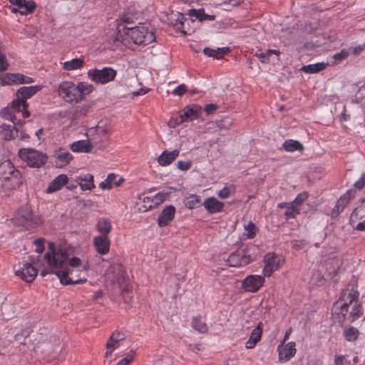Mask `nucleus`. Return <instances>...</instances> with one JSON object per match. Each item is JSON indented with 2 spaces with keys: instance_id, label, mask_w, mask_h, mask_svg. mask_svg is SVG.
I'll return each instance as SVG.
<instances>
[{
  "instance_id": "nucleus-1",
  "label": "nucleus",
  "mask_w": 365,
  "mask_h": 365,
  "mask_svg": "<svg viewBox=\"0 0 365 365\" xmlns=\"http://www.w3.org/2000/svg\"><path fill=\"white\" fill-rule=\"evenodd\" d=\"M67 259L68 253L65 250L56 249L53 244H50L48 250L44 255L46 264L41 269L40 274L45 277L48 274H55L61 284L64 285L85 283L86 278L73 280L69 277L70 268L68 267Z\"/></svg>"
},
{
  "instance_id": "nucleus-2",
  "label": "nucleus",
  "mask_w": 365,
  "mask_h": 365,
  "mask_svg": "<svg viewBox=\"0 0 365 365\" xmlns=\"http://www.w3.org/2000/svg\"><path fill=\"white\" fill-rule=\"evenodd\" d=\"M117 39L125 46L133 48L134 46H147L155 41L153 29L143 24L135 27L120 26Z\"/></svg>"
},
{
  "instance_id": "nucleus-3",
  "label": "nucleus",
  "mask_w": 365,
  "mask_h": 365,
  "mask_svg": "<svg viewBox=\"0 0 365 365\" xmlns=\"http://www.w3.org/2000/svg\"><path fill=\"white\" fill-rule=\"evenodd\" d=\"M116 75L117 71L111 67H103L101 69L91 68L87 71V77L90 81L101 85L112 82Z\"/></svg>"
},
{
  "instance_id": "nucleus-4",
  "label": "nucleus",
  "mask_w": 365,
  "mask_h": 365,
  "mask_svg": "<svg viewBox=\"0 0 365 365\" xmlns=\"http://www.w3.org/2000/svg\"><path fill=\"white\" fill-rule=\"evenodd\" d=\"M19 158L30 167L40 168L47 160V156L43 153L33 148H21L19 150Z\"/></svg>"
},
{
  "instance_id": "nucleus-5",
  "label": "nucleus",
  "mask_w": 365,
  "mask_h": 365,
  "mask_svg": "<svg viewBox=\"0 0 365 365\" xmlns=\"http://www.w3.org/2000/svg\"><path fill=\"white\" fill-rule=\"evenodd\" d=\"M0 177L4 180H11V188L15 189L21 183V174L15 169L12 163L7 160L0 164Z\"/></svg>"
},
{
  "instance_id": "nucleus-6",
  "label": "nucleus",
  "mask_w": 365,
  "mask_h": 365,
  "mask_svg": "<svg viewBox=\"0 0 365 365\" xmlns=\"http://www.w3.org/2000/svg\"><path fill=\"white\" fill-rule=\"evenodd\" d=\"M357 297L355 292H344L338 301L334 304L332 312L338 315L339 320H342L347 314L349 304H351Z\"/></svg>"
},
{
  "instance_id": "nucleus-7",
  "label": "nucleus",
  "mask_w": 365,
  "mask_h": 365,
  "mask_svg": "<svg viewBox=\"0 0 365 365\" xmlns=\"http://www.w3.org/2000/svg\"><path fill=\"white\" fill-rule=\"evenodd\" d=\"M58 94L68 103H79L77 93L76 84L72 81L65 80L61 81L58 86Z\"/></svg>"
},
{
  "instance_id": "nucleus-8",
  "label": "nucleus",
  "mask_w": 365,
  "mask_h": 365,
  "mask_svg": "<svg viewBox=\"0 0 365 365\" xmlns=\"http://www.w3.org/2000/svg\"><path fill=\"white\" fill-rule=\"evenodd\" d=\"M34 82L32 77L20 73H0V86H13L19 84H30Z\"/></svg>"
},
{
  "instance_id": "nucleus-9",
  "label": "nucleus",
  "mask_w": 365,
  "mask_h": 365,
  "mask_svg": "<svg viewBox=\"0 0 365 365\" xmlns=\"http://www.w3.org/2000/svg\"><path fill=\"white\" fill-rule=\"evenodd\" d=\"M31 262H23L15 266L14 271L16 276L26 282H32L37 276V269Z\"/></svg>"
},
{
  "instance_id": "nucleus-10",
  "label": "nucleus",
  "mask_w": 365,
  "mask_h": 365,
  "mask_svg": "<svg viewBox=\"0 0 365 365\" xmlns=\"http://www.w3.org/2000/svg\"><path fill=\"white\" fill-rule=\"evenodd\" d=\"M264 262L263 274L265 277H270L273 272L282 266L284 258L274 253H267L264 257Z\"/></svg>"
},
{
  "instance_id": "nucleus-11",
  "label": "nucleus",
  "mask_w": 365,
  "mask_h": 365,
  "mask_svg": "<svg viewBox=\"0 0 365 365\" xmlns=\"http://www.w3.org/2000/svg\"><path fill=\"white\" fill-rule=\"evenodd\" d=\"M126 344L127 339L123 333L118 331L113 333L106 343V351L105 353L106 358H110L114 350L119 349L121 346H124Z\"/></svg>"
},
{
  "instance_id": "nucleus-12",
  "label": "nucleus",
  "mask_w": 365,
  "mask_h": 365,
  "mask_svg": "<svg viewBox=\"0 0 365 365\" xmlns=\"http://www.w3.org/2000/svg\"><path fill=\"white\" fill-rule=\"evenodd\" d=\"M13 6L11 8L12 13H19L21 15H28L34 12L36 9V3L32 0H9Z\"/></svg>"
},
{
  "instance_id": "nucleus-13",
  "label": "nucleus",
  "mask_w": 365,
  "mask_h": 365,
  "mask_svg": "<svg viewBox=\"0 0 365 365\" xmlns=\"http://www.w3.org/2000/svg\"><path fill=\"white\" fill-rule=\"evenodd\" d=\"M105 275L112 282L120 284L125 278V272L120 264L113 263L108 267Z\"/></svg>"
},
{
  "instance_id": "nucleus-14",
  "label": "nucleus",
  "mask_w": 365,
  "mask_h": 365,
  "mask_svg": "<svg viewBox=\"0 0 365 365\" xmlns=\"http://www.w3.org/2000/svg\"><path fill=\"white\" fill-rule=\"evenodd\" d=\"M201 106L192 104L184 108L183 113L180 114L175 119V124H180L185 121H192L200 117Z\"/></svg>"
},
{
  "instance_id": "nucleus-15",
  "label": "nucleus",
  "mask_w": 365,
  "mask_h": 365,
  "mask_svg": "<svg viewBox=\"0 0 365 365\" xmlns=\"http://www.w3.org/2000/svg\"><path fill=\"white\" fill-rule=\"evenodd\" d=\"M264 279L261 275L252 274L242 282V287L245 292H256L263 285Z\"/></svg>"
},
{
  "instance_id": "nucleus-16",
  "label": "nucleus",
  "mask_w": 365,
  "mask_h": 365,
  "mask_svg": "<svg viewBox=\"0 0 365 365\" xmlns=\"http://www.w3.org/2000/svg\"><path fill=\"white\" fill-rule=\"evenodd\" d=\"M296 344L290 341L287 344L280 343L277 346L278 358L280 362L289 361L296 354Z\"/></svg>"
},
{
  "instance_id": "nucleus-17",
  "label": "nucleus",
  "mask_w": 365,
  "mask_h": 365,
  "mask_svg": "<svg viewBox=\"0 0 365 365\" xmlns=\"http://www.w3.org/2000/svg\"><path fill=\"white\" fill-rule=\"evenodd\" d=\"M16 218L17 222L23 225H29L33 226L40 222V219L35 217L31 210L28 207H24L18 211Z\"/></svg>"
},
{
  "instance_id": "nucleus-18",
  "label": "nucleus",
  "mask_w": 365,
  "mask_h": 365,
  "mask_svg": "<svg viewBox=\"0 0 365 365\" xmlns=\"http://www.w3.org/2000/svg\"><path fill=\"white\" fill-rule=\"evenodd\" d=\"M93 144H96V139L87 137V139L73 142L71 144L70 148L74 153H90Z\"/></svg>"
},
{
  "instance_id": "nucleus-19",
  "label": "nucleus",
  "mask_w": 365,
  "mask_h": 365,
  "mask_svg": "<svg viewBox=\"0 0 365 365\" xmlns=\"http://www.w3.org/2000/svg\"><path fill=\"white\" fill-rule=\"evenodd\" d=\"M110 131L109 126L105 122H99L94 128H91L86 133L87 137L95 138L96 143Z\"/></svg>"
},
{
  "instance_id": "nucleus-20",
  "label": "nucleus",
  "mask_w": 365,
  "mask_h": 365,
  "mask_svg": "<svg viewBox=\"0 0 365 365\" xmlns=\"http://www.w3.org/2000/svg\"><path fill=\"white\" fill-rule=\"evenodd\" d=\"M110 240L108 236L106 235H98L93 237V245L100 255H106L108 253L110 250Z\"/></svg>"
},
{
  "instance_id": "nucleus-21",
  "label": "nucleus",
  "mask_w": 365,
  "mask_h": 365,
  "mask_svg": "<svg viewBox=\"0 0 365 365\" xmlns=\"http://www.w3.org/2000/svg\"><path fill=\"white\" fill-rule=\"evenodd\" d=\"M175 208L173 205L166 206L158 217V223L160 227H164L170 222L175 216Z\"/></svg>"
},
{
  "instance_id": "nucleus-22",
  "label": "nucleus",
  "mask_w": 365,
  "mask_h": 365,
  "mask_svg": "<svg viewBox=\"0 0 365 365\" xmlns=\"http://www.w3.org/2000/svg\"><path fill=\"white\" fill-rule=\"evenodd\" d=\"M75 181L82 191H91L95 187L93 176L89 173L77 176Z\"/></svg>"
},
{
  "instance_id": "nucleus-23",
  "label": "nucleus",
  "mask_w": 365,
  "mask_h": 365,
  "mask_svg": "<svg viewBox=\"0 0 365 365\" xmlns=\"http://www.w3.org/2000/svg\"><path fill=\"white\" fill-rule=\"evenodd\" d=\"M29 103L20 97H16L11 103V109L14 112H21L24 118L29 117Z\"/></svg>"
},
{
  "instance_id": "nucleus-24",
  "label": "nucleus",
  "mask_w": 365,
  "mask_h": 365,
  "mask_svg": "<svg viewBox=\"0 0 365 365\" xmlns=\"http://www.w3.org/2000/svg\"><path fill=\"white\" fill-rule=\"evenodd\" d=\"M61 64L64 71L71 72L81 70L85 65V61L83 58L78 57L66 61Z\"/></svg>"
},
{
  "instance_id": "nucleus-25",
  "label": "nucleus",
  "mask_w": 365,
  "mask_h": 365,
  "mask_svg": "<svg viewBox=\"0 0 365 365\" xmlns=\"http://www.w3.org/2000/svg\"><path fill=\"white\" fill-rule=\"evenodd\" d=\"M42 88V86L36 85L30 86H22L20 87L16 92V96L20 97L26 101L27 99L30 98Z\"/></svg>"
},
{
  "instance_id": "nucleus-26",
  "label": "nucleus",
  "mask_w": 365,
  "mask_h": 365,
  "mask_svg": "<svg viewBox=\"0 0 365 365\" xmlns=\"http://www.w3.org/2000/svg\"><path fill=\"white\" fill-rule=\"evenodd\" d=\"M68 267L70 268L69 275L72 274L73 272H81L88 269V264L87 262H83L80 258L73 257L71 259H67Z\"/></svg>"
},
{
  "instance_id": "nucleus-27",
  "label": "nucleus",
  "mask_w": 365,
  "mask_h": 365,
  "mask_svg": "<svg viewBox=\"0 0 365 365\" xmlns=\"http://www.w3.org/2000/svg\"><path fill=\"white\" fill-rule=\"evenodd\" d=\"M262 333V324L259 322L258 325L252 329L248 340L245 342V348L248 349H253L257 343L260 340Z\"/></svg>"
},
{
  "instance_id": "nucleus-28",
  "label": "nucleus",
  "mask_w": 365,
  "mask_h": 365,
  "mask_svg": "<svg viewBox=\"0 0 365 365\" xmlns=\"http://www.w3.org/2000/svg\"><path fill=\"white\" fill-rule=\"evenodd\" d=\"M72 159V155L67 150L60 149L55 153V165L57 168L66 166Z\"/></svg>"
},
{
  "instance_id": "nucleus-29",
  "label": "nucleus",
  "mask_w": 365,
  "mask_h": 365,
  "mask_svg": "<svg viewBox=\"0 0 365 365\" xmlns=\"http://www.w3.org/2000/svg\"><path fill=\"white\" fill-rule=\"evenodd\" d=\"M180 151L174 150L173 151L164 150L158 158V163L161 166H168L179 155Z\"/></svg>"
},
{
  "instance_id": "nucleus-30",
  "label": "nucleus",
  "mask_w": 365,
  "mask_h": 365,
  "mask_svg": "<svg viewBox=\"0 0 365 365\" xmlns=\"http://www.w3.org/2000/svg\"><path fill=\"white\" fill-rule=\"evenodd\" d=\"M203 206L207 212L213 214L220 212L224 207V203L212 197L207 198L203 202Z\"/></svg>"
},
{
  "instance_id": "nucleus-31",
  "label": "nucleus",
  "mask_w": 365,
  "mask_h": 365,
  "mask_svg": "<svg viewBox=\"0 0 365 365\" xmlns=\"http://www.w3.org/2000/svg\"><path fill=\"white\" fill-rule=\"evenodd\" d=\"M68 181V178L65 174H60L56 176L49 184L47 187V192L51 193L59 190Z\"/></svg>"
},
{
  "instance_id": "nucleus-32",
  "label": "nucleus",
  "mask_w": 365,
  "mask_h": 365,
  "mask_svg": "<svg viewBox=\"0 0 365 365\" xmlns=\"http://www.w3.org/2000/svg\"><path fill=\"white\" fill-rule=\"evenodd\" d=\"M77 93L79 102L84 99L86 96L89 95L94 91L93 86L87 81H79L76 83Z\"/></svg>"
},
{
  "instance_id": "nucleus-33",
  "label": "nucleus",
  "mask_w": 365,
  "mask_h": 365,
  "mask_svg": "<svg viewBox=\"0 0 365 365\" xmlns=\"http://www.w3.org/2000/svg\"><path fill=\"white\" fill-rule=\"evenodd\" d=\"M96 229L101 234L100 235L108 236L112 230L110 220L106 217L98 218L96 224Z\"/></svg>"
},
{
  "instance_id": "nucleus-34",
  "label": "nucleus",
  "mask_w": 365,
  "mask_h": 365,
  "mask_svg": "<svg viewBox=\"0 0 365 365\" xmlns=\"http://www.w3.org/2000/svg\"><path fill=\"white\" fill-rule=\"evenodd\" d=\"M356 195V192L354 190H349L344 193L337 201L335 206V210L337 212H341L348 205L351 199Z\"/></svg>"
},
{
  "instance_id": "nucleus-35",
  "label": "nucleus",
  "mask_w": 365,
  "mask_h": 365,
  "mask_svg": "<svg viewBox=\"0 0 365 365\" xmlns=\"http://www.w3.org/2000/svg\"><path fill=\"white\" fill-rule=\"evenodd\" d=\"M227 263L231 267H241L247 264L249 259L246 256H242L238 253H232L229 256Z\"/></svg>"
},
{
  "instance_id": "nucleus-36",
  "label": "nucleus",
  "mask_w": 365,
  "mask_h": 365,
  "mask_svg": "<svg viewBox=\"0 0 365 365\" xmlns=\"http://www.w3.org/2000/svg\"><path fill=\"white\" fill-rule=\"evenodd\" d=\"M349 51L346 49H342L340 52L333 55L328 58L327 65H336L341 63L343 60L346 59L349 56Z\"/></svg>"
},
{
  "instance_id": "nucleus-37",
  "label": "nucleus",
  "mask_w": 365,
  "mask_h": 365,
  "mask_svg": "<svg viewBox=\"0 0 365 365\" xmlns=\"http://www.w3.org/2000/svg\"><path fill=\"white\" fill-rule=\"evenodd\" d=\"M227 51L228 48L227 47L217 48V49H212L207 47L203 49L205 55L217 59L222 58Z\"/></svg>"
},
{
  "instance_id": "nucleus-38",
  "label": "nucleus",
  "mask_w": 365,
  "mask_h": 365,
  "mask_svg": "<svg viewBox=\"0 0 365 365\" xmlns=\"http://www.w3.org/2000/svg\"><path fill=\"white\" fill-rule=\"evenodd\" d=\"M0 132L3 138L6 140L12 139L17 134V130L14 129V126L6 124L1 125Z\"/></svg>"
},
{
  "instance_id": "nucleus-39",
  "label": "nucleus",
  "mask_w": 365,
  "mask_h": 365,
  "mask_svg": "<svg viewBox=\"0 0 365 365\" xmlns=\"http://www.w3.org/2000/svg\"><path fill=\"white\" fill-rule=\"evenodd\" d=\"M282 145L287 152L302 150L304 148L303 145L299 141L292 139L285 140Z\"/></svg>"
},
{
  "instance_id": "nucleus-40",
  "label": "nucleus",
  "mask_w": 365,
  "mask_h": 365,
  "mask_svg": "<svg viewBox=\"0 0 365 365\" xmlns=\"http://www.w3.org/2000/svg\"><path fill=\"white\" fill-rule=\"evenodd\" d=\"M172 190L174 189L170 187L168 190H163L162 192L155 194L152 199L153 205L156 206L166 200L170 197V194Z\"/></svg>"
},
{
  "instance_id": "nucleus-41",
  "label": "nucleus",
  "mask_w": 365,
  "mask_h": 365,
  "mask_svg": "<svg viewBox=\"0 0 365 365\" xmlns=\"http://www.w3.org/2000/svg\"><path fill=\"white\" fill-rule=\"evenodd\" d=\"M327 66H328L327 63L320 62L314 64L304 66L302 68V70L307 73H314L324 70L327 67Z\"/></svg>"
},
{
  "instance_id": "nucleus-42",
  "label": "nucleus",
  "mask_w": 365,
  "mask_h": 365,
  "mask_svg": "<svg viewBox=\"0 0 365 365\" xmlns=\"http://www.w3.org/2000/svg\"><path fill=\"white\" fill-rule=\"evenodd\" d=\"M235 192V185L233 184H226L221 190L217 192V196L222 200L228 198Z\"/></svg>"
},
{
  "instance_id": "nucleus-43",
  "label": "nucleus",
  "mask_w": 365,
  "mask_h": 365,
  "mask_svg": "<svg viewBox=\"0 0 365 365\" xmlns=\"http://www.w3.org/2000/svg\"><path fill=\"white\" fill-rule=\"evenodd\" d=\"M343 334L346 340L348 341L356 340L359 335L358 329L353 327H346L344 329Z\"/></svg>"
},
{
  "instance_id": "nucleus-44",
  "label": "nucleus",
  "mask_w": 365,
  "mask_h": 365,
  "mask_svg": "<svg viewBox=\"0 0 365 365\" xmlns=\"http://www.w3.org/2000/svg\"><path fill=\"white\" fill-rule=\"evenodd\" d=\"M0 115L1 117L11 121L14 125H20L24 122H21L20 120H17L15 115L10 110V108H4L0 111Z\"/></svg>"
},
{
  "instance_id": "nucleus-45",
  "label": "nucleus",
  "mask_w": 365,
  "mask_h": 365,
  "mask_svg": "<svg viewBox=\"0 0 365 365\" xmlns=\"http://www.w3.org/2000/svg\"><path fill=\"white\" fill-rule=\"evenodd\" d=\"M244 230L245 232L243 235L248 239L254 238L257 232V227L252 222H250L247 224L245 225Z\"/></svg>"
},
{
  "instance_id": "nucleus-46",
  "label": "nucleus",
  "mask_w": 365,
  "mask_h": 365,
  "mask_svg": "<svg viewBox=\"0 0 365 365\" xmlns=\"http://www.w3.org/2000/svg\"><path fill=\"white\" fill-rule=\"evenodd\" d=\"M192 327L197 331L205 333L207 330L205 322L201 318H195L192 320Z\"/></svg>"
},
{
  "instance_id": "nucleus-47",
  "label": "nucleus",
  "mask_w": 365,
  "mask_h": 365,
  "mask_svg": "<svg viewBox=\"0 0 365 365\" xmlns=\"http://www.w3.org/2000/svg\"><path fill=\"white\" fill-rule=\"evenodd\" d=\"M355 101L362 106H365V83L358 89L355 95Z\"/></svg>"
},
{
  "instance_id": "nucleus-48",
  "label": "nucleus",
  "mask_w": 365,
  "mask_h": 365,
  "mask_svg": "<svg viewBox=\"0 0 365 365\" xmlns=\"http://www.w3.org/2000/svg\"><path fill=\"white\" fill-rule=\"evenodd\" d=\"M135 357V351L131 350L129 351L126 356L119 360L115 365H128Z\"/></svg>"
},
{
  "instance_id": "nucleus-49",
  "label": "nucleus",
  "mask_w": 365,
  "mask_h": 365,
  "mask_svg": "<svg viewBox=\"0 0 365 365\" xmlns=\"http://www.w3.org/2000/svg\"><path fill=\"white\" fill-rule=\"evenodd\" d=\"M299 212V210L295 207V205L294 204H291L290 205L287 207L286 211H285V216L287 218H293L297 215H298Z\"/></svg>"
},
{
  "instance_id": "nucleus-50",
  "label": "nucleus",
  "mask_w": 365,
  "mask_h": 365,
  "mask_svg": "<svg viewBox=\"0 0 365 365\" xmlns=\"http://www.w3.org/2000/svg\"><path fill=\"white\" fill-rule=\"evenodd\" d=\"M200 202V198L196 195H191L189 197L185 202V205L189 209L195 208L197 204Z\"/></svg>"
},
{
  "instance_id": "nucleus-51",
  "label": "nucleus",
  "mask_w": 365,
  "mask_h": 365,
  "mask_svg": "<svg viewBox=\"0 0 365 365\" xmlns=\"http://www.w3.org/2000/svg\"><path fill=\"white\" fill-rule=\"evenodd\" d=\"M362 314V309L360 304L356 303L354 304L352 311L350 313V317H351V321H354L357 319L360 315Z\"/></svg>"
},
{
  "instance_id": "nucleus-52",
  "label": "nucleus",
  "mask_w": 365,
  "mask_h": 365,
  "mask_svg": "<svg viewBox=\"0 0 365 365\" xmlns=\"http://www.w3.org/2000/svg\"><path fill=\"white\" fill-rule=\"evenodd\" d=\"M361 210L355 209L350 216V223L353 227L355 228L356 225L357 224V221L360 219L359 214L361 212Z\"/></svg>"
},
{
  "instance_id": "nucleus-53",
  "label": "nucleus",
  "mask_w": 365,
  "mask_h": 365,
  "mask_svg": "<svg viewBox=\"0 0 365 365\" xmlns=\"http://www.w3.org/2000/svg\"><path fill=\"white\" fill-rule=\"evenodd\" d=\"M116 175L114 173H110L108 175L106 180L110 182L113 186H119L123 181V179L120 178L118 181L115 180Z\"/></svg>"
},
{
  "instance_id": "nucleus-54",
  "label": "nucleus",
  "mask_w": 365,
  "mask_h": 365,
  "mask_svg": "<svg viewBox=\"0 0 365 365\" xmlns=\"http://www.w3.org/2000/svg\"><path fill=\"white\" fill-rule=\"evenodd\" d=\"M307 197L308 195L307 192H302L297 196V197L292 202V204H294L295 206H298L304 202Z\"/></svg>"
},
{
  "instance_id": "nucleus-55",
  "label": "nucleus",
  "mask_w": 365,
  "mask_h": 365,
  "mask_svg": "<svg viewBox=\"0 0 365 365\" xmlns=\"http://www.w3.org/2000/svg\"><path fill=\"white\" fill-rule=\"evenodd\" d=\"M334 364L335 365H349L350 362L347 361L344 356L339 355L335 356Z\"/></svg>"
},
{
  "instance_id": "nucleus-56",
  "label": "nucleus",
  "mask_w": 365,
  "mask_h": 365,
  "mask_svg": "<svg viewBox=\"0 0 365 365\" xmlns=\"http://www.w3.org/2000/svg\"><path fill=\"white\" fill-rule=\"evenodd\" d=\"M177 166H178V169L185 171V170H189L191 168L192 163L190 161L180 160V161L178 162Z\"/></svg>"
},
{
  "instance_id": "nucleus-57",
  "label": "nucleus",
  "mask_w": 365,
  "mask_h": 365,
  "mask_svg": "<svg viewBox=\"0 0 365 365\" xmlns=\"http://www.w3.org/2000/svg\"><path fill=\"white\" fill-rule=\"evenodd\" d=\"M185 86L184 84H180L174 89L173 94L180 96L185 93Z\"/></svg>"
},
{
  "instance_id": "nucleus-58",
  "label": "nucleus",
  "mask_w": 365,
  "mask_h": 365,
  "mask_svg": "<svg viewBox=\"0 0 365 365\" xmlns=\"http://www.w3.org/2000/svg\"><path fill=\"white\" fill-rule=\"evenodd\" d=\"M34 244L36 245L35 251L37 253H41L44 250L43 240H36L34 241Z\"/></svg>"
},
{
  "instance_id": "nucleus-59",
  "label": "nucleus",
  "mask_w": 365,
  "mask_h": 365,
  "mask_svg": "<svg viewBox=\"0 0 365 365\" xmlns=\"http://www.w3.org/2000/svg\"><path fill=\"white\" fill-rule=\"evenodd\" d=\"M354 187L359 190H361L365 186V175L363 174L361 177L355 182Z\"/></svg>"
},
{
  "instance_id": "nucleus-60",
  "label": "nucleus",
  "mask_w": 365,
  "mask_h": 365,
  "mask_svg": "<svg viewBox=\"0 0 365 365\" xmlns=\"http://www.w3.org/2000/svg\"><path fill=\"white\" fill-rule=\"evenodd\" d=\"M99 187L103 190H110L113 186L110 184V182H108L106 179L99 184Z\"/></svg>"
},
{
  "instance_id": "nucleus-61",
  "label": "nucleus",
  "mask_w": 365,
  "mask_h": 365,
  "mask_svg": "<svg viewBox=\"0 0 365 365\" xmlns=\"http://www.w3.org/2000/svg\"><path fill=\"white\" fill-rule=\"evenodd\" d=\"M256 56L258 57V58L261 61L262 63H265L268 60V53L267 51L265 53L261 52V53H257Z\"/></svg>"
},
{
  "instance_id": "nucleus-62",
  "label": "nucleus",
  "mask_w": 365,
  "mask_h": 365,
  "mask_svg": "<svg viewBox=\"0 0 365 365\" xmlns=\"http://www.w3.org/2000/svg\"><path fill=\"white\" fill-rule=\"evenodd\" d=\"M149 89L146 88H141L138 91H133L134 96L144 95L148 92Z\"/></svg>"
},
{
  "instance_id": "nucleus-63",
  "label": "nucleus",
  "mask_w": 365,
  "mask_h": 365,
  "mask_svg": "<svg viewBox=\"0 0 365 365\" xmlns=\"http://www.w3.org/2000/svg\"><path fill=\"white\" fill-rule=\"evenodd\" d=\"M216 109V106L214 105V104H208L205 106V111L207 113V114H210L211 113H212L213 111H215V110Z\"/></svg>"
},
{
  "instance_id": "nucleus-64",
  "label": "nucleus",
  "mask_w": 365,
  "mask_h": 365,
  "mask_svg": "<svg viewBox=\"0 0 365 365\" xmlns=\"http://www.w3.org/2000/svg\"><path fill=\"white\" fill-rule=\"evenodd\" d=\"M355 229L364 231L365 230V220H362L361 222H359L356 225Z\"/></svg>"
}]
</instances>
